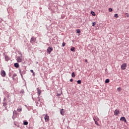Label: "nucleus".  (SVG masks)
I'll return each instance as SVG.
<instances>
[{"instance_id": "obj_1", "label": "nucleus", "mask_w": 129, "mask_h": 129, "mask_svg": "<svg viewBox=\"0 0 129 129\" xmlns=\"http://www.w3.org/2000/svg\"><path fill=\"white\" fill-rule=\"evenodd\" d=\"M30 43H32V44L36 43V38L32 37L30 40Z\"/></svg>"}, {"instance_id": "obj_2", "label": "nucleus", "mask_w": 129, "mask_h": 129, "mask_svg": "<svg viewBox=\"0 0 129 129\" xmlns=\"http://www.w3.org/2000/svg\"><path fill=\"white\" fill-rule=\"evenodd\" d=\"M1 75L2 76V77H5L6 75V72L4 70L1 71Z\"/></svg>"}, {"instance_id": "obj_3", "label": "nucleus", "mask_w": 129, "mask_h": 129, "mask_svg": "<svg viewBox=\"0 0 129 129\" xmlns=\"http://www.w3.org/2000/svg\"><path fill=\"white\" fill-rule=\"evenodd\" d=\"M126 68V63H124L122 64L121 66V68L122 69V70H125V68Z\"/></svg>"}, {"instance_id": "obj_4", "label": "nucleus", "mask_w": 129, "mask_h": 129, "mask_svg": "<svg viewBox=\"0 0 129 129\" xmlns=\"http://www.w3.org/2000/svg\"><path fill=\"white\" fill-rule=\"evenodd\" d=\"M94 120L95 121V124H96L97 125H98V126H100V125L99 124V123L97 122V120H99V119H95L94 118Z\"/></svg>"}, {"instance_id": "obj_5", "label": "nucleus", "mask_w": 129, "mask_h": 129, "mask_svg": "<svg viewBox=\"0 0 129 129\" xmlns=\"http://www.w3.org/2000/svg\"><path fill=\"white\" fill-rule=\"evenodd\" d=\"M37 94L38 96H40V95H41V90L39 89V88H37Z\"/></svg>"}, {"instance_id": "obj_6", "label": "nucleus", "mask_w": 129, "mask_h": 129, "mask_svg": "<svg viewBox=\"0 0 129 129\" xmlns=\"http://www.w3.org/2000/svg\"><path fill=\"white\" fill-rule=\"evenodd\" d=\"M120 120H121L122 121H124V122H126V119L124 117H121Z\"/></svg>"}, {"instance_id": "obj_7", "label": "nucleus", "mask_w": 129, "mask_h": 129, "mask_svg": "<svg viewBox=\"0 0 129 129\" xmlns=\"http://www.w3.org/2000/svg\"><path fill=\"white\" fill-rule=\"evenodd\" d=\"M63 110L64 109H61L60 110V114H61V115H64V114L65 113V112Z\"/></svg>"}, {"instance_id": "obj_8", "label": "nucleus", "mask_w": 129, "mask_h": 129, "mask_svg": "<svg viewBox=\"0 0 129 129\" xmlns=\"http://www.w3.org/2000/svg\"><path fill=\"white\" fill-rule=\"evenodd\" d=\"M119 113V111L117 110H115L114 111V115H117V114H118Z\"/></svg>"}, {"instance_id": "obj_9", "label": "nucleus", "mask_w": 129, "mask_h": 129, "mask_svg": "<svg viewBox=\"0 0 129 129\" xmlns=\"http://www.w3.org/2000/svg\"><path fill=\"white\" fill-rule=\"evenodd\" d=\"M14 66L16 67V68H19V67H20V65L18 63V62L15 63L14 64Z\"/></svg>"}, {"instance_id": "obj_10", "label": "nucleus", "mask_w": 129, "mask_h": 129, "mask_svg": "<svg viewBox=\"0 0 129 129\" xmlns=\"http://www.w3.org/2000/svg\"><path fill=\"white\" fill-rule=\"evenodd\" d=\"M17 62H22V58H21L20 57H18L17 58Z\"/></svg>"}, {"instance_id": "obj_11", "label": "nucleus", "mask_w": 129, "mask_h": 129, "mask_svg": "<svg viewBox=\"0 0 129 129\" xmlns=\"http://www.w3.org/2000/svg\"><path fill=\"white\" fill-rule=\"evenodd\" d=\"M20 94L21 95H24V94H25V91H24V90H22L20 91Z\"/></svg>"}, {"instance_id": "obj_12", "label": "nucleus", "mask_w": 129, "mask_h": 129, "mask_svg": "<svg viewBox=\"0 0 129 129\" xmlns=\"http://www.w3.org/2000/svg\"><path fill=\"white\" fill-rule=\"evenodd\" d=\"M44 119L45 121H49V118L48 117V116H45L44 117Z\"/></svg>"}, {"instance_id": "obj_13", "label": "nucleus", "mask_w": 129, "mask_h": 129, "mask_svg": "<svg viewBox=\"0 0 129 129\" xmlns=\"http://www.w3.org/2000/svg\"><path fill=\"white\" fill-rule=\"evenodd\" d=\"M5 60H6V61H7L10 60V58L9 57V56L8 55L5 56Z\"/></svg>"}, {"instance_id": "obj_14", "label": "nucleus", "mask_w": 129, "mask_h": 129, "mask_svg": "<svg viewBox=\"0 0 129 129\" xmlns=\"http://www.w3.org/2000/svg\"><path fill=\"white\" fill-rule=\"evenodd\" d=\"M17 110L19 111V112H21V111L22 110V107H19Z\"/></svg>"}, {"instance_id": "obj_15", "label": "nucleus", "mask_w": 129, "mask_h": 129, "mask_svg": "<svg viewBox=\"0 0 129 129\" xmlns=\"http://www.w3.org/2000/svg\"><path fill=\"white\" fill-rule=\"evenodd\" d=\"M71 51H72L73 52H75V47H73L71 48Z\"/></svg>"}, {"instance_id": "obj_16", "label": "nucleus", "mask_w": 129, "mask_h": 129, "mask_svg": "<svg viewBox=\"0 0 129 129\" xmlns=\"http://www.w3.org/2000/svg\"><path fill=\"white\" fill-rule=\"evenodd\" d=\"M49 54H50V53H51V52H52V51H53V48L49 47Z\"/></svg>"}, {"instance_id": "obj_17", "label": "nucleus", "mask_w": 129, "mask_h": 129, "mask_svg": "<svg viewBox=\"0 0 129 129\" xmlns=\"http://www.w3.org/2000/svg\"><path fill=\"white\" fill-rule=\"evenodd\" d=\"M28 121H24V125H28Z\"/></svg>"}, {"instance_id": "obj_18", "label": "nucleus", "mask_w": 129, "mask_h": 129, "mask_svg": "<svg viewBox=\"0 0 129 129\" xmlns=\"http://www.w3.org/2000/svg\"><path fill=\"white\" fill-rule=\"evenodd\" d=\"M105 83H109V79H106Z\"/></svg>"}, {"instance_id": "obj_19", "label": "nucleus", "mask_w": 129, "mask_h": 129, "mask_svg": "<svg viewBox=\"0 0 129 129\" xmlns=\"http://www.w3.org/2000/svg\"><path fill=\"white\" fill-rule=\"evenodd\" d=\"M72 77H73V78L75 77V73H74V72L72 73Z\"/></svg>"}, {"instance_id": "obj_20", "label": "nucleus", "mask_w": 129, "mask_h": 129, "mask_svg": "<svg viewBox=\"0 0 129 129\" xmlns=\"http://www.w3.org/2000/svg\"><path fill=\"white\" fill-rule=\"evenodd\" d=\"M77 82L78 84H81V80H78Z\"/></svg>"}, {"instance_id": "obj_21", "label": "nucleus", "mask_w": 129, "mask_h": 129, "mask_svg": "<svg viewBox=\"0 0 129 129\" xmlns=\"http://www.w3.org/2000/svg\"><path fill=\"white\" fill-rule=\"evenodd\" d=\"M66 45V43L63 42L62 44V47H65Z\"/></svg>"}, {"instance_id": "obj_22", "label": "nucleus", "mask_w": 129, "mask_h": 129, "mask_svg": "<svg viewBox=\"0 0 129 129\" xmlns=\"http://www.w3.org/2000/svg\"><path fill=\"white\" fill-rule=\"evenodd\" d=\"M91 14H92V16H95V13L93 12V11L91 12Z\"/></svg>"}, {"instance_id": "obj_23", "label": "nucleus", "mask_w": 129, "mask_h": 129, "mask_svg": "<svg viewBox=\"0 0 129 129\" xmlns=\"http://www.w3.org/2000/svg\"><path fill=\"white\" fill-rule=\"evenodd\" d=\"M95 25H96V22H93V23H92V26H93V27H94V26H95Z\"/></svg>"}, {"instance_id": "obj_24", "label": "nucleus", "mask_w": 129, "mask_h": 129, "mask_svg": "<svg viewBox=\"0 0 129 129\" xmlns=\"http://www.w3.org/2000/svg\"><path fill=\"white\" fill-rule=\"evenodd\" d=\"M115 18H118V15L117 14H115L114 15Z\"/></svg>"}, {"instance_id": "obj_25", "label": "nucleus", "mask_w": 129, "mask_h": 129, "mask_svg": "<svg viewBox=\"0 0 129 129\" xmlns=\"http://www.w3.org/2000/svg\"><path fill=\"white\" fill-rule=\"evenodd\" d=\"M16 76H17V74H14L13 77V79H14V77H16Z\"/></svg>"}, {"instance_id": "obj_26", "label": "nucleus", "mask_w": 129, "mask_h": 129, "mask_svg": "<svg viewBox=\"0 0 129 129\" xmlns=\"http://www.w3.org/2000/svg\"><path fill=\"white\" fill-rule=\"evenodd\" d=\"M76 31H77V33H80V29H77Z\"/></svg>"}, {"instance_id": "obj_27", "label": "nucleus", "mask_w": 129, "mask_h": 129, "mask_svg": "<svg viewBox=\"0 0 129 129\" xmlns=\"http://www.w3.org/2000/svg\"><path fill=\"white\" fill-rule=\"evenodd\" d=\"M19 70L21 75H22V70H21V69H19Z\"/></svg>"}, {"instance_id": "obj_28", "label": "nucleus", "mask_w": 129, "mask_h": 129, "mask_svg": "<svg viewBox=\"0 0 129 129\" xmlns=\"http://www.w3.org/2000/svg\"><path fill=\"white\" fill-rule=\"evenodd\" d=\"M109 12H112V9L109 8Z\"/></svg>"}, {"instance_id": "obj_29", "label": "nucleus", "mask_w": 129, "mask_h": 129, "mask_svg": "<svg viewBox=\"0 0 129 129\" xmlns=\"http://www.w3.org/2000/svg\"><path fill=\"white\" fill-rule=\"evenodd\" d=\"M117 90H118V91H120V90H121V89L120 88H118Z\"/></svg>"}, {"instance_id": "obj_30", "label": "nucleus", "mask_w": 129, "mask_h": 129, "mask_svg": "<svg viewBox=\"0 0 129 129\" xmlns=\"http://www.w3.org/2000/svg\"><path fill=\"white\" fill-rule=\"evenodd\" d=\"M30 72H31V73H34V71L33 70H31Z\"/></svg>"}, {"instance_id": "obj_31", "label": "nucleus", "mask_w": 129, "mask_h": 129, "mask_svg": "<svg viewBox=\"0 0 129 129\" xmlns=\"http://www.w3.org/2000/svg\"><path fill=\"white\" fill-rule=\"evenodd\" d=\"M70 81H71V82H73V79H70Z\"/></svg>"}, {"instance_id": "obj_32", "label": "nucleus", "mask_w": 129, "mask_h": 129, "mask_svg": "<svg viewBox=\"0 0 129 129\" xmlns=\"http://www.w3.org/2000/svg\"><path fill=\"white\" fill-rule=\"evenodd\" d=\"M47 51L48 52H49V48H47Z\"/></svg>"}, {"instance_id": "obj_33", "label": "nucleus", "mask_w": 129, "mask_h": 129, "mask_svg": "<svg viewBox=\"0 0 129 129\" xmlns=\"http://www.w3.org/2000/svg\"><path fill=\"white\" fill-rule=\"evenodd\" d=\"M4 105L5 106H7V104H4Z\"/></svg>"}, {"instance_id": "obj_34", "label": "nucleus", "mask_w": 129, "mask_h": 129, "mask_svg": "<svg viewBox=\"0 0 129 129\" xmlns=\"http://www.w3.org/2000/svg\"><path fill=\"white\" fill-rule=\"evenodd\" d=\"M33 75L34 76L35 75V73H33Z\"/></svg>"}, {"instance_id": "obj_35", "label": "nucleus", "mask_w": 129, "mask_h": 129, "mask_svg": "<svg viewBox=\"0 0 129 129\" xmlns=\"http://www.w3.org/2000/svg\"><path fill=\"white\" fill-rule=\"evenodd\" d=\"M85 62H87V59H86V60H85Z\"/></svg>"}, {"instance_id": "obj_36", "label": "nucleus", "mask_w": 129, "mask_h": 129, "mask_svg": "<svg viewBox=\"0 0 129 129\" xmlns=\"http://www.w3.org/2000/svg\"><path fill=\"white\" fill-rule=\"evenodd\" d=\"M15 114V112L14 111H13V114Z\"/></svg>"}, {"instance_id": "obj_37", "label": "nucleus", "mask_w": 129, "mask_h": 129, "mask_svg": "<svg viewBox=\"0 0 129 129\" xmlns=\"http://www.w3.org/2000/svg\"><path fill=\"white\" fill-rule=\"evenodd\" d=\"M60 94L58 95V96H59Z\"/></svg>"}, {"instance_id": "obj_38", "label": "nucleus", "mask_w": 129, "mask_h": 129, "mask_svg": "<svg viewBox=\"0 0 129 129\" xmlns=\"http://www.w3.org/2000/svg\"><path fill=\"white\" fill-rule=\"evenodd\" d=\"M25 106H27V105H26Z\"/></svg>"}]
</instances>
